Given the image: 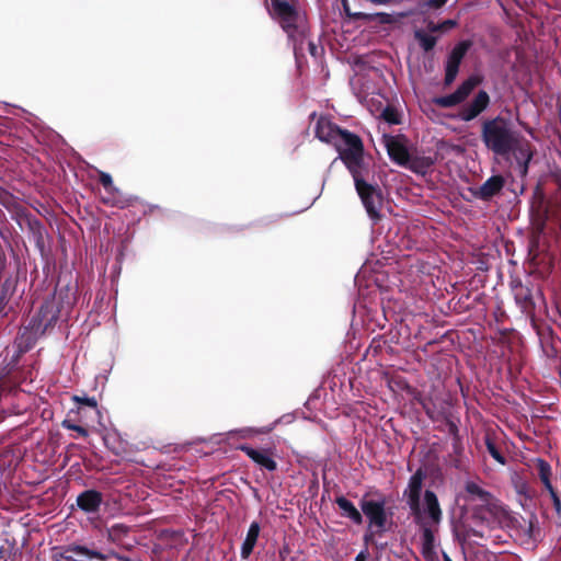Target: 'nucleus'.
<instances>
[{
  "label": "nucleus",
  "instance_id": "ea45409f",
  "mask_svg": "<svg viewBox=\"0 0 561 561\" xmlns=\"http://www.w3.org/2000/svg\"><path fill=\"white\" fill-rule=\"evenodd\" d=\"M110 557H114L116 558L118 561H131L128 557H125V556H122L115 551H110L108 553H106Z\"/></svg>",
  "mask_w": 561,
  "mask_h": 561
},
{
  "label": "nucleus",
  "instance_id": "09e8293b",
  "mask_svg": "<svg viewBox=\"0 0 561 561\" xmlns=\"http://www.w3.org/2000/svg\"><path fill=\"white\" fill-rule=\"evenodd\" d=\"M443 559H444V561H453V560L449 558V556H448V554H446V553H444V554H443Z\"/></svg>",
  "mask_w": 561,
  "mask_h": 561
},
{
  "label": "nucleus",
  "instance_id": "4c0bfd02",
  "mask_svg": "<svg viewBox=\"0 0 561 561\" xmlns=\"http://www.w3.org/2000/svg\"><path fill=\"white\" fill-rule=\"evenodd\" d=\"M73 399H75V401H77L80 404L90 407V408H92L94 410L98 409V402H96V399L94 397H78V396H75Z\"/></svg>",
  "mask_w": 561,
  "mask_h": 561
},
{
  "label": "nucleus",
  "instance_id": "c85d7f7f",
  "mask_svg": "<svg viewBox=\"0 0 561 561\" xmlns=\"http://www.w3.org/2000/svg\"><path fill=\"white\" fill-rule=\"evenodd\" d=\"M457 25L458 22L456 20L448 19L438 23L430 21L426 25V28L430 33H445L457 27Z\"/></svg>",
  "mask_w": 561,
  "mask_h": 561
},
{
  "label": "nucleus",
  "instance_id": "20e7f679",
  "mask_svg": "<svg viewBox=\"0 0 561 561\" xmlns=\"http://www.w3.org/2000/svg\"><path fill=\"white\" fill-rule=\"evenodd\" d=\"M59 312L57 305L54 300H46L36 316H34L27 325L23 327L16 339L15 344L20 353H26L37 342L38 337L45 334V332L54 328L57 320L59 319Z\"/></svg>",
  "mask_w": 561,
  "mask_h": 561
},
{
  "label": "nucleus",
  "instance_id": "f257e3e1",
  "mask_svg": "<svg viewBox=\"0 0 561 561\" xmlns=\"http://www.w3.org/2000/svg\"><path fill=\"white\" fill-rule=\"evenodd\" d=\"M481 140L495 156L508 159L513 157L518 173L525 178L536 149L533 144L516 130L512 122L501 115L486 118L481 124Z\"/></svg>",
  "mask_w": 561,
  "mask_h": 561
},
{
  "label": "nucleus",
  "instance_id": "473e14b6",
  "mask_svg": "<svg viewBox=\"0 0 561 561\" xmlns=\"http://www.w3.org/2000/svg\"><path fill=\"white\" fill-rule=\"evenodd\" d=\"M382 118L390 124H400V114L393 106H386L381 113Z\"/></svg>",
  "mask_w": 561,
  "mask_h": 561
},
{
  "label": "nucleus",
  "instance_id": "37998d69",
  "mask_svg": "<svg viewBox=\"0 0 561 561\" xmlns=\"http://www.w3.org/2000/svg\"><path fill=\"white\" fill-rule=\"evenodd\" d=\"M468 535H469V536H474V537H480V538H482V537H483L482 533H480L479 530L473 529V528H470V529L468 530Z\"/></svg>",
  "mask_w": 561,
  "mask_h": 561
},
{
  "label": "nucleus",
  "instance_id": "c756f323",
  "mask_svg": "<svg viewBox=\"0 0 561 561\" xmlns=\"http://www.w3.org/2000/svg\"><path fill=\"white\" fill-rule=\"evenodd\" d=\"M0 204L4 206L9 210H15L16 213H20L21 204L18 201V198L9 193L8 191L0 187Z\"/></svg>",
  "mask_w": 561,
  "mask_h": 561
},
{
  "label": "nucleus",
  "instance_id": "4468645a",
  "mask_svg": "<svg viewBox=\"0 0 561 561\" xmlns=\"http://www.w3.org/2000/svg\"><path fill=\"white\" fill-rule=\"evenodd\" d=\"M343 11L347 18L354 21H363L365 23H371L374 21H377L379 24H392L396 22V19L392 14L386 13V12H378V13H365V12H352L348 1L347 0H341Z\"/></svg>",
  "mask_w": 561,
  "mask_h": 561
},
{
  "label": "nucleus",
  "instance_id": "7ed1b4c3",
  "mask_svg": "<svg viewBox=\"0 0 561 561\" xmlns=\"http://www.w3.org/2000/svg\"><path fill=\"white\" fill-rule=\"evenodd\" d=\"M346 169L353 176L356 192L368 217L374 224H377L382 218L383 195L378 184H370L366 181L369 170L364 157L358 159L355 164L346 167Z\"/></svg>",
  "mask_w": 561,
  "mask_h": 561
},
{
  "label": "nucleus",
  "instance_id": "a19ab883",
  "mask_svg": "<svg viewBox=\"0 0 561 561\" xmlns=\"http://www.w3.org/2000/svg\"><path fill=\"white\" fill-rule=\"evenodd\" d=\"M448 425H449V432H450V434H453V435H454V439L459 438V437H458V428H457V426H456L453 422H449V424H448Z\"/></svg>",
  "mask_w": 561,
  "mask_h": 561
},
{
  "label": "nucleus",
  "instance_id": "cd10ccee",
  "mask_svg": "<svg viewBox=\"0 0 561 561\" xmlns=\"http://www.w3.org/2000/svg\"><path fill=\"white\" fill-rule=\"evenodd\" d=\"M484 443H485V447H486V450L488 453L492 456V458L497 461L501 465H505L506 463V459L505 457L502 455L501 450L499 449V447L496 446V443L495 440L493 439L492 435L486 433L485 436H484Z\"/></svg>",
  "mask_w": 561,
  "mask_h": 561
},
{
  "label": "nucleus",
  "instance_id": "a18cd8bd",
  "mask_svg": "<svg viewBox=\"0 0 561 561\" xmlns=\"http://www.w3.org/2000/svg\"><path fill=\"white\" fill-rule=\"evenodd\" d=\"M481 512H482L481 508H476L474 512H473V518H481L482 519Z\"/></svg>",
  "mask_w": 561,
  "mask_h": 561
},
{
  "label": "nucleus",
  "instance_id": "5701e85b",
  "mask_svg": "<svg viewBox=\"0 0 561 561\" xmlns=\"http://www.w3.org/2000/svg\"><path fill=\"white\" fill-rule=\"evenodd\" d=\"M536 469L538 471L539 480L543 484L545 490L547 491L554 488L551 483L552 468L550 463L542 458H537Z\"/></svg>",
  "mask_w": 561,
  "mask_h": 561
},
{
  "label": "nucleus",
  "instance_id": "6ab92c4d",
  "mask_svg": "<svg viewBox=\"0 0 561 561\" xmlns=\"http://www.w3.org/2000/svg\"><path fill=\"white\" fill-rule=\"evenodd\" d=\"M260 531H261L260 523L252 522L248 529L245 539L241 546L240 554H241L242 559H248L252 554L253 549L257 542Z\"/></svg>",
  "mask_w": 561,
  "mask_h": 561
},
{
  "label": "nucleus",
  "instance_id": "c03bdc74",
  "mask_svg": "<svg viewBox=\"0 0 561 561\" xmlns=\"http://www.w3.org/2000/svg\"><path fill=\"white\" fill-rule=\"evenodd\" d=\"M309 50L312 56H316L318 47L313 43H309Z\"/></svg>",
  "mask_w": 561,
  "mask_h": 561
},
{
  "label": "nucleus",
  "instance_id": "4be33fe9",
  "mask_svg": "<svg viewBox=\"0 0 561 561\" xmlns=\"http://www.w3.org/2000/svg\"><path fill=\"white\" fill-rule=\"evenodd\" d=\"M449 463L457 470L466 471L468 469L467 461L463 457V448L460 439L456 438L453 443V454L449 455Z\"/></svg>",
  "mask_w": 561,
  "mask_h": 561
},
{
  "label": "nucleus",
  "instance_id": "412c9836",
  "mask_svg": "<svg viewBox=\"0 0 561 561\" xmlns=\"http://www.w3.org/2000/svg\"><path fill=\"white\" fill-rule=\"evenodd\" d=\"M433 164L434 161L430 157L410 156L409 162L404 167L416 174L425 175Z\"/></svg>",
  "mask_w": 561,
  "mask_h": 561
},
{
  "label": "nucleus",
  "instance_id": "0eeeda50",
  "mask_svg": "<svg viewBox=\"0 0 561 561\" xmlns=\"http://www.w3.org/2000/svg\"><path fill=\"white\" fill-rule=\"evenodd\" d=\"M425 473L420 468L409 479L408 488L403 492V497L410 508L411 515L416 524L423 520V511L421 508V493Z\"/></svg>",
  "mask_w": 561,
  "mask_h": 561
},
{
  "label": "nucleus",
  "instance_id": "f03ea898",
  "mask_svg": "<svg viewBox=\"0 0 561 561\" xmlns=\"http://www.w3.org/2000/svg\"><path fill=\"white\" fill-rule=\"evenodd\" d=\"M316 137L332 145L339 153V158L345 167L355 164L364 157V144L362 138L347 129H342L325 117H320L316 124Z\"/></svg>",
  "mask_w": 561,
  "mask_h": 561
},
{
  "label": "nucleus",
  "instance_id": "c9c22d12",
  "mask_svg": "<svg viewBox=\"0 0 561 561\" xmlns=\"http://www.w3.org/2000/svg\"><path fill=\"white\" fill-rule=\"evenodd\" d=\"M61 426L64 428L77 432L82 437H87L89 435V432L85 427H83L81 425H77L67 419L62 421Z\"/></svg>",
  "mask_w": 561,
  "mask_h": 561
},
{
  "label": "nucleus",
  "instance_id": "9b49d317",
  "mask_svg": "<svg viewBox=\"0 0 561 561\" xmlns=\"http://www.w3.org/2000/svg\"><path fill=\"white\" fill-rule=\"evenodd\" d=\"M490 105V95L486 91L480 90L473 98V100L463 105L458 116L463 122H470L477 118L481 113H483L488 106Z\"/></svg>",
  "mask_w": 561,
  "mask_h": 561
},
{
  "label": "nucleus",
  "instance_id": "a878e982",
  "mask_svg": "<svg viewBox=\"0 0 561 561\" xmlns=\"http://www.w3.org/2000/svg\"><path fill=\"white\" fill-rule=\"evenodd\" d=\"M414 38L417 41L420 47L426 53L433 50L437 43V37L423 30H416L414 32Z\"/></svg>",
  "mask_w": 561,
  "mask_h": 561
},
{
  "label": "nucleus",
  "instance_id": "e433bc0d",
  "mask_svg": "<svg viewBox=\"0 0 561 561\" xmlns=\"http://www.w3.org/2000/svg\"><path fill=\"white\" fill-rule=\"evenodd\" d=\"M449 0H422L423 7L430 10L443 9Z\"/></svg>",
  "mask_w": 561,
  "mask_h": 561
},
{
  "label": "nucleus",
  "instance_id": "6e6552de",
  "mask_svg": "<svg viewBox=\"0 0 561 561\" xmlns=\"http://www.w3.org/2000/svg\"><path fill=\"white\" fill-rule=\"evenodd\" d=\"M76 557H87L89 559H96L100 561L108 560L107 554L77 543H71L65 547H54L51 549L53 561H79Z\"/></svg>",
  "mask_w": 561,
  "mask_h": 561
},
{
  "label": "nucleus",
  "instance_id": "8fccbe9b",
  "mask_svg": "<svg viewBox=\"0 0 561 561\" xmlns=\"http://www.w3.org/2000/svg\"><path fill=\"white\" fill-rule=\"evenodd\" d=\"M77 560H85L88 559L87 557H76Z\"/></svg>",
  "mask_w": 561,
  "mask_h": 561
},
{
  "label": "nucleus",
  "instance_id": "49530a36",
  "mask_svg": "<svg viewBox=\"0 0 561 561\" xmlns=\"http://www.w3.org/2000/svg\"><path fill=\"white\" fill-rule=\"evenodd\" d=\"M534 527H535V522L531 519V520L529 522V527H528L529 536H531V531H533Z\"/></svg>",
  "mask_w": 561,
  "mask_h": 561
},
{
  "label": "nucleus",
  "instance_id": "7c9ffc66",
  "mask_svg": "<svg viewBox=\"0 0 561 561\" xmlns=\"http://www.w3.org/2000/svg\"><path fill=\"white\" fill-rule=\"evenodd\" d=\"M515 300L518 305L523 306L524 308H527L531 305V291L528 287L523 286L522 284H518L515 289Z\"/></svg>",
  "mask_w": 561,
  "mask_h": 561
},
{
  "label": "nucleus",
  "instance_id": "dca6fc26",
  "mask_svg": "<svg viewBox=\"0 0 561 561\" xmlns=\"http://www.w3.org/2000/svg\"><path fill=\"white\" fill-rule=\"evenodd\" d=\"M102 503V493L93 489L85 490L77 496V506L88 514L99 512Z\"/></svg>",
  "mask_w": 561,
  "mask_h": 561
},
{
  "label": "nucleus",
  "instance_id": "b1692460",
  "mask_svg": "<svg viewBox=\"0 0 561 561\" xmlns=\"http://www.w3.org/2000/svg\"><path fill=\"white\" fill-rule=\"evenodd\" d=\"M465 490L471 497L478 499L483 505H489L493 500V495L476 482H467Z\"/></svg>",
  "mask_w": 561,
  "mask_h": 561
},
{
  "label": "nucleus",
  "instance_id": "f3484780",
  "mask_svg": "<svg viewBox=\"0 0 561 561\" xmlns=\"http://www.w3.org/2000/svg\"><path fill=\"white\" fill-rule=\"evenodd\" d=\"M335 504L341 510V515L345 518H348L355 525H362L364 522V517L362 511H359L353 502L346 499L344 495H340L335 497Z\"/></svg>",
  "mask_w": 561,
  "mask_h": 561
},
{
  "label": "nucleus",
  "instance_id": "423d86ee",
  "mask_svg": "<svg viewBox=\"0 0 561 561\" xmlns=\"http://www.w3.org/2000/svg\"><path fill=\"white\" fill-rule=\"evenodd\" d=\"M271 16L293 37L301 21L299 0H271Z\"/></svg>",
  "mask_w": 561,
  "mask_h": 561
},
{
  "label": "nucleus",
  "instance_id": "bb28decb",
  "mask_svg": "<svg viewBox=\"0 0 561 561\" xmlns=\"http://www.w3.org/2000/svg\"><path fill=\"white\" fill-rule=\"evenodd\" d=\"M28 229L33 236L36 245L39 248L44 247V227L42 222L36 218H31L27 220Z\"/></svg>",
  "mask_w": 561,
  "mask_h": 561
},
{
  "label": "nucleus",
  "instance_id": "79ce46f5",
  "mask_svg": "<svg viewBox=\"0 0 561 561\" xmlns=\"http://www.w3.org/2000/svg\"><path fill=\"white\" fill-rule=\"evenodd\" d=\"M367 556H368V551L367 549L364 550V551H360L356 558H355V561H366L367 560Z\"/></svg>",
  "mask_w": 561,
  "mask_h": 561
},
{
  "label": "nucleus",
  "instance_id": "72a5a7b5",
  "mask_svg": "<svg viewBox=\"0 0 561 561\" xmlns=\"http://www.w3.org/2000/svg\"><path fill=\"white\" fill-rule=\"evenodd\" d=\"M99 182L102 184L106 193L115 192L116 186L113 183V179L111 174L100 171L99 172Z\"/></svg>",
  "mask_w": 561,
  "mask_h": 561
},
{
  "label": "nucleus",
  "instance_id": "58836bf2",
  "mask_svg": "<svg viewBox=\"0 0 561 561\" xmlns=\"http://www.w3.org/2000/svg\"><path fill=\"white\" fill-rule=\"evenodd\" d=\"M516 491L519 495H523L526 500H530L533 497V495L530 494V488L526 482L517 483Z\"/></svg>",
  "mask_w": 561,
  "mask_h": 561
},
{
  "label": "nucleus",
  "instance_id": "a211bd4d",
  "mask_svg": "<svg viewBox=\"0 0 561 561\" xmlns=\"http://www.w3.org/2000/svg\"><path fill=\"white\" fill-rule=\"evenodd\" d=\"M424 504H425V510H424L423 514L426 513L433 524L439 525L443 519V512H442L438 499L433 491H431V490L425 491Z\"/></svg>",
  "mask_w": 561,
  "mask_h": 561
},
{
  "label": "nucleus",
  "instance_id": "aec40b11",
  "mask_svg": "<svg viewBox=\"0 0 561 561\" xmlns=\"http://www.w3.org/2000/svg\"><path fill=\"white\" fill-rule=\"evenodd\" d=\"M422 526V554L425 559H432L435 554V536L433 530L425 524Z\"/></svg>",
  "mask_w": 561,
  "mask_h": 561
},
{
  "label": "nucleus",
  "instance_id": "de8ad7c7",
  "mask_svg": "<svg viewBox=\"0 0 561 561\" xmlns=\"http://www.w3.org/2000/svg\"><path fill=\"white\" fill-rule=\"evenodd\" d=\"M5 300V294L2 291L0 295V305Z\"/></svg>",
  "mask_w": 561,
  "mask_h": 561
},
{
  "label": "nucleus",
  "instance_id": "1a4fd4ad",
  "mask_svg": "<svg viewBox=\"0 0 561 561\" xmlns=\"http://www.w3.org/2000/svg\"><path fill=\"white\" fill-rule=\"evenodd\" d=\"M482 79L478 76H470L466 79L455 92L443 95L434 99V103L443 108H450L456 105L461 104L470 94L481 83Z\"/></svg>",
  "mask_w": 561,
  "mask_h": 561
},
{
  "label": "nucleus",
  "instance_id": "2eb2a0df",
  "mask_svg": "<svg viewBox=\"0 0 561 561\" xmlns=\"http://www.w3.org/2000/svg\"><path fill=\"white\" fill-rule=\"evenodd\" d=\"M505 185V180L501 174L492 175L480 187L472 191L476 198L481 201H490L501 193Z\"/></svg>",
  "mask_w": 561,
  "mask_h": 561
},
{
  "label": "nucleus",
  "instance_id": "2f4dec72",
  "mask_svg": "<svg viewBox=\"0 0 561 561\" xmlns=\"http://www.w3.org/2000/svg\"><path fill=\"white\" fill-rule=\"evenodd\" d=\"M129 528L124 524H115L108 529V538L112 541L119 540L122 537L127 535Z\"/></svg>",
  "mask_w": 561,
  "mask_h": 561
},
{
  "label": "nucleus",
  "instance_id": "393cba45",
  "mask_svg": "<svg viewBox=\"0 0 561 561\" xmlns=\"http://www.w3.org/2000/svg\"><path fill=\"white\" fill-rule=\"evenodd\" d=\"M101 202L110 207L125 208L129 205L128 199L123 196L121 191L116 187L115 192L106 193L101 197Z\"/></svg>",
  "mask_w": 561,
  "mask_h": 561
},
{
  "label": "nucleus",
  "instance_id": "9d476101",
  "mask_svg": "<svg viewBox=\"0 0 561 561\" xmlns=\"http://www.w3.org/2000/svg\"><path fill=\"white\" fill-rule=\"evenodd\" d=\"M471 47H472V41L463 39V41L458 42L454 46V48L450 50L449 55L447 56L446 64H445V78H444L445 85H450L455 81V79L459 72V67L461 65V61Z\"/></svg>",
  "mask_w": 561,
  "mask_h": 561
},
{
  "label": "nucleus",
  "instance_id": "ddd939ff",
  "mask_svg": "<svg viewBox=\"0 0 561 561\" xmlns=\"http://www.w3.org/2000/svg\"><path fill=\"white\" fill-rule=\"evenodd\" d=\"M238 450L244 453L254 463L267 471L277 470V462L273 459V451L268 449H255L249 445L242 444L237 447Z\"/></svg>",
  "mask_w": 561,
  "mask_h": 561
},
{
  "label": "nucleus",
  "instance_id": "3c124183",
  "mask_svg": "<svg viewBox=\"0 0 561 561\" xmlns=\"http://www.w3.org/2000/svg\"><path fill=\"white\" fill-rule=\"evenodd\" d=\"M548 218V215L547 213L545 214V218H543V222H542V226L545 225V220Z\"/></svg>",
  "mask_w": 561,
  "mask_h": 561
},
{
  "label": "nucleus",
  "instance_id": "f8f14e48",
  "mask_svg": "<svg viewBox=\"0 0 561 561\" xmlns=\"http://www.w3.org/2000/svg\"><path fill=\"white\" fill-rule=\"evenodd\" d=\"M383 144L388 156L397 164L404 167L409 162V150L403 142V136L383 135Z\"/></svg>",
  "mask_w": 561,
  "mask_h": 561
},
{
  "label": "nucleus",
  "instance_id": "39448f33",
  "mask_svg": "<svg viewBox=\"0 0 561 561\" xmlns=\"http://www.w3.org/2000/svg\"><path fill=\"white\" fill-rule=\"evenodd\" d=\"M371 493L366 492L359 500V507L367 518V529L363 536L366 546L374 541L376 536H381L387 530L388 514L386 510V497L381 493H377L378 499L370 497Z\"/></svg>",
  "mask_w": 561,
  "mask_h": 561
},
{
  "label": "nucleus",
  "instance_id": "f704fd0d",
  "mask_svg": "<svg viewBox=\"0 0 561 561\" xmlns=\"http://www.w3.org/2000/svg\"><path fill=\"white\" fill-rule=\"evenodd\" d=\"M547 492L549 493V496L552 501V505L557 516L561 518V496L559 492L554 488L547 490Z\"/></svg>",
  "mask_w": 561,
  "mask_h": 561
}]
</instances>
